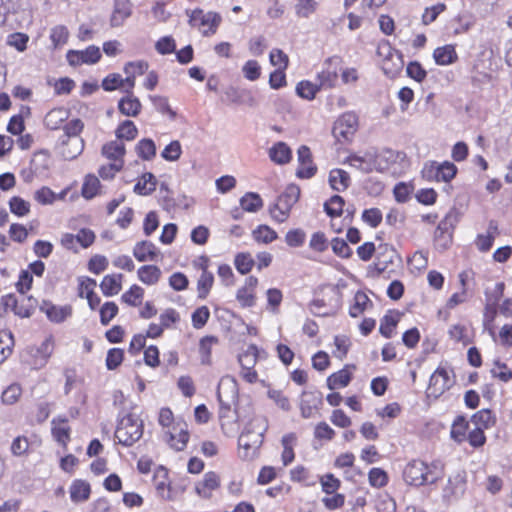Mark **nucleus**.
Listing matches in <instances>:
<instances>
[{"label": "nucleus", "mask_w": 512, "mask_h": 512, "mask_svg": "<svg viewBox=\"0 0 512 512\" xmlns=\"http://www.w3.org/2000/svg\"><path fill=\"white\" fill-rule=\"evenodd\" d=\"M467 488V472L463 469L452 473L442 487L441 499L444 503L450 504L459 500Z\"/></svg>", "instance_id": "obj_5"}, {"label": "nucleus", "mask_w": 512, "mask_h": 512, "mask_svg": "<svg viewBox=\"0 0 512 512\" xmlns=\"http://www.w3.org/2000/svg\"><path fill=\"white\" fill-rule=\"evenodd\" d=\"M270 159L279 165L288 163L291 160L292 152L284 142H277L269 149Z\"/></svg>", "instance_id": "obj_30"}, {"label": "nucleus", "mask_w": 512, "mask_h": 512, "mask_svg": "<svg viewBox=\"0 0 512 512\" xmlns=\"http://www.w3.org/2000/svg\"><path fill=\"white\" fill-rule=\"evenodd\" d=\"M214 283V276L209 271H204L201 273L198 281H197V292L198 297L201 299H205Z\"/></svg>", "instance_id": "obj_47"}, {"label": "nucleus", "mask_w": 512, "mask_h": 512, "mask_svg": "<svg viewBox=\"0 0 512 512\" xmlns=\"http://www.w3.org/2000/svg\"><path fill=\"white\" fill-rule=\"evenodd\" d=\"M149 68L148 62L144 60L127 62L123 71L126 74L125 83L128 84V89H134L136 77L143 75Z\"/></svg>", "instance_id": "obj_22"}, {"label": "nucleus", "mask_w": 512, "mask_h": 512, "mask_svg": "<svg viewBox=\"0 0 512 512\" xmlns=\"http://www.w3.org/2000/svg\"><path fill=\"white\" fill-rule=\"evenodd\" d=\"M259 357V349L254 344L249 345L247 349L238 356V362L241 368L240 377L247 383L253 384L258 380V374L254 367Z\"/></svg>", "instance_id": "obj_7"}, {"label": "nucleus", "mask_w": 512, "mask_h": 512, "mask_svg": "<svg viewBox=\"0 0 512 512\" xmlns=\"http://www.w3.org/2000/svg\"><path fill=\"white\" fill-rule=\"evenodd\" d=\"M351 381V373L347 369H341L333 373L327 379V386L330 390L346 387Z\"/></svg>", "instance_id": "obj_39"}, {"label": "nucleus", "mask_w": 512, "mask_h": 512, "mask_svg": "<svg viewBox=\"0 0 512 512\" xmlns=\"http://www.w3.org/2000/svg\"><path fill=\"white\" fill-rule=\"evenodd\" d=\"M219 487V475L213 471H209L204 474L202 480L198 481L195 484V492L199 497L203 499H209L212 497L213 492L217 490Z\"/></svg>", "instance_id": "obj_14"}, {"label": "nucleus", "mask_w": 512, "mask_h": 512, "mask_svg": "<svg viewBox=\"0 0 512 512\" xmlns=\"http://www.w3.org/2000/svg\"><path fill=\"white\" fill-rule=\"evenodd\" d=\"M344 199L341 196L334 195L324 204L326 213L331 217H338L342 214Z\"/></svg>", "instance_id": "obj_60"}, {"label": "nucleus", "mask_w": 512, "mask_h": 512, "mask_svg": "<svg viewBox=\"0 0 512 512\" xmlns=\"http://www.w3.org/2000/svg\"><path fill=\"white\" fill-rule=\"evenodd\" d=\"M28 41L29 36L21 32L12 33L7 37V44L19 52L26 50Z\"/></svg>", "instance_id": "obj_63"}, {"label": "nucleus", "mask_w": 512, "mask_h": 512, "mask_svg": "<svg viewBox=\"0 0 512 512\" xmlns=\"http://www.w3.org/2000/svg\"><path fill=\"white\" fill-rule=\"evenodd\" d=\"M406 155L403 152L386 149L374 155L376 171L384 172L390 170L394 164L404 162Z\"/></svg>", "instance_id": "obj_11"}, {"label": "nucleus", "mask_w": 512, "mask_h": 512, "mask_svg": "<svg viewBox=\"0 0 512 512\" xmlns=\"http://www.w3.org/2000/svg\"><path fill=\"white\" fill-rule=\"evenodd\" d=\"M158 254L157 247L150 241L137 242L133 248V256L139 262L154 261Z\"/></svg>", "instance_id": "obj_24"}, {"label": "nucleus", "mask_w": 512, "mask_h": 512, "mask_svg": "<svg viewBox=\"0 0 512 512\" xmlns=\"http://www.w3.org/2000/svg\"><path fill=\"white\" fill-rule=\"evenodd\" d=\"M22 387L18 383L9 385L1 394V401L6 405H13L20 399Z\"/></svg>", "instance_id": "obj_57"}, {"label": "nucleus", "mask_w": 512, "mask_h": 512, "mask_svg": "<svg viewBox=\"0 0 512 512\" xmlns=\"http://www.w3.org/2000/svg\"><path fill=\"white\" fill-rule=\"evenodd\" d=\"M101 51L98 46L90 45L84 50H69L66 60L73 67L81 65H93L101 59Z\"/></svg>", "instance_id": "obj_9"}, {"label": "nucleus", "mask_w": 512, "mask_h": 512, "mask_svg": "<svg viewBox=\"0 0 512 512\" xmlns=\"http://www.w3.org/2000/svg\"><path fill=\"white\" fill-rule=\"evenodd\" d=\"M54 350V340L52 336H48L37 348L31 349V353L34 357L31 365L35 368L43 367Z\"/></svg>", "instance_id": "obj_17"}, {"label": "nucleus", "mask_w": 512, "mask_h": 512, "mask_svg": "<svg viewBox=\"0 0 512 512\" xmlns=\"http://www.w3.org/2000/svg\"><path fill=\"white\" fill-rule=\"evenodd\" d=\"M467 428V421L463 417H458L452 424L450 431L451 438L458 443H462L466 440Z\"/></svg>", "instance_id": "obj_54"}, {"label": "nucleus", "mask_w": 512, "mask_h": 512, "mask_svg": "<svg viewBox=\"0 0 512 512\" xmlns=\"http://www.w3.org/2000/svg\"><path fill=\"white\" fill-rule=\"evenodd\" d=\"M317 83H312L308 80L300 81L296 86V93L299 97L306 100H313L316 93L320 90Z\"/></svg>", "instance_id": "obj_45"}, {"label": "nucleus", "mask_w": 512, "mask_h": 512, "mask_svg": "<svg viewBox=\"0 0 512 512\" xmlns=\"http://www.w3.org/2000/svg\"><path fill=\"white\" fill-rule=\"evenodd\" d=\"M156 178L152 173H144L135 184L134 191L140 195H149L156 189Z\"/></svg>", "instance_id": "obj_40"}, {"label": "nucleus", "mask_w": 512, "mask_h": 512, "mask_svg": "<svg viewBox=\"0 0 512 512\" xmlns=\"http://www.w3.org/2000/svg\"><path fill=\"white\" fill-rule=\"evenodd\" d=\"M257 285L258 279L255 276H249L246 278L244 285L237 290L236 299L242 307L248 308L255 305Z\"/></svg>", "instance_id": "obj_12"}, {"label": "nucleus", "mask_w": 512, "mask_h": 512, "mask_svg": "<svg viewBox=\"0 0 512 512\" xmlns=\"http://www.w3.org/2000/svg\"><path fill=\"white\" fill-rule=\"evenodd\" d=\"M453 380L446 367L439 366L430 377L428 390L430 394L438 397L451 387Z\"/></svg>", "instance_id": "obj_10"}, {"label": "nucleus", "mask_w": 512, "mask_h": 512, "mask_svg": "<svg viewBox=\"0 0 512 512\" xmlns=\"http://www.w3.org/2000/svg\"><path fill=\"white\" fill-rule=\"evenodd\" d=\"M14 339L10 332H0V363H3L12 353Z\"/></svg>", "instance_id": "obj_53"}, {"label": "nucleus", "mask_w": 512, "mask_h": 512, "mask_svg": "<svg viewBox=\"0 0 512 512\" xmlns=\"http://www.w3.org/2000/svg\"><path fill=\"white\" fill-rule=\"evenodd\" d=\"M150 101L156 108V110L162 114H167L171 118L176 116V113L171 109L168 98L160 95H151L149 96Z\"/></svg>", "instance_id": "obj_61"}, {"label": "nucleus", "mask_w": 512, "mask_h": 512, "mask_svg": "<svg viewBox=\"0 0 512 512\" xmlns=\"http://www.w3.org/2000/svg\"><path fill=\"white\" fill-rule=\"evenodd\" d=\"M472 422L477 428L484 430L494 425L495 418L490 410L482 409L472 416Z\"/></svg>", "instance_id": "obj_48"}, {"label": "nucleus", "mask_w": 512, "mask_h": 512, "mask_svg": "<svg viewBox=\"0 0 512 512\" xmlns=\"http://www.w3.org/2000/svg\"><path fill=\"white\" fill-rule=\"evenodd\" d=\"M154 483L158 495L164 500H172L170 483L168 481V471L164 467H159L154 474Z\"/></svg>", "instance_id": "obj_25"}, {"label": "nucleus", "mask_w": 512, "mask_h": 512, "mask_svg": "<svg viewBox=\"0 0 512 512\" xmlns=\"http://www.w3.org/2000/svg\"><path fill=\"white\" fill-rule=\"evenodd\" d=\"M69 118V111L66 108L58 107L50 110L45 118L44 124L50 130H56Z\"/></svg>", "instance_id": "obj_29"}, {"label": "nucleus", "mask_w": 512, "mask_h": 512, "mask_svg": "<svg viewBox=\"0 0 512 512\" xmlns=\"http://www.w3.org/2000/svg\"><path fill=\"white\" fill-rule=\"evenodd\" d=\"M433 58L437 65L447 66L457 60V53L453 45L438 47L433 52Z\"/></svg>", "instance_id": "obj_31"}, {"label": "nucleus", "mask_w": 512, "mask_h": 512, "mask_svg": "<svg viewBox=\"0 0 512 512\" xmlns=\"http://www.w3.org/2000/svg\"><path fill=\"white\" fill-rule=\"evenodd\" d=\"M268 422L263 416H254L245 425L242 432H248V441H258L259 446H262L264 440V434L267 431Z\"/></svg>", "instance_id": "obj_13"}, {"label": "nucleus", "mask_w": 512, "mask_h": 512, "mask_svg": "<svg viewBox=\"0 0 512 512\" xmlns=\"http://www.w3.org/2000/svg\"><path fill=\"white\" fill-rule=\"evenodd\" d=\"M132 7L129 0H114V7L110 17L112 27H120L131 16Z\"/></svg>", "instance_id": "obj_20"}, {"label": "nucleus", "mask_w": 512, "mask_h": 512, "mask_svg": "<svg viewBox=\"0 0 512 512\" xmlns=\"http://www.w3.org/2000/svg\"><path fill=\"white\" fill-rule=\"evenodd\" d=\"M126 96L118 102V110L127 117H136L142 109L140 100L133 94V90L125 92Z\"/></svg>", "instance_id": "obj_21"}, {"label": "nucleus", "mask_w": 512, "mask_h": 512, "mask_svg": "<svg viewBox=\"0 0 512 512\" xmlns=\"http://www.w3.org/2000/svg\"><path fill=\"white\" fill-rule=\"evenodd\" d=\"M255 264L250 253H238L234 259V265L237 271L242 274H248Z\"/></svg>", "instance_id": "obj_50"}, {"label": "nucleus", "mask_w": 512, "mask_h": 512, "mask_svg": "<svg viewBox=\"0 0 512 512\" xmlns=\"http://www.w3.org/2000/svg\"><path fill=\"white\" fill-rule=\"evenodd\" d=\"M346 162L364 173H369L376 170L374 154L365 153L364 155H350L347 157Z\"/></svg>", "instance_id": "obj_26"}, {"label": "nucleus", "mask_w": 512, "mask_h": 512, "mask_svg": "<svg viewBox=\"0 0 512 512\" xmlns=\"http://www.w3.org/2000/svg\"><path fill=\"white\" fill-rule=\"evenodd\" d=\"M283 452L281 455L284 466L289 465L295 458L294 445L296 443V436L293 433L286 434L282 437Z\"/></svg>", "instance_id": "obj_38"}, {"label": "nucleus", "mask_w": 512, "mask_h": 512, "mask_svg": "<svg viewBox=\"0 0 512 512\" xmlns=\"http://www.w3.org/2000/svg\"><path fill=\"white\" fill-rule=\"evenodd\" d=\"M217 338L214 336H206L200 340L199 354L201 363L204 365L211 364V351L212 346L217 343Z\"/></svg>", "instance_id": "obj_42"}, {"label": "nucleus", "mask_w": 512, "mask_h": 512, "mask_svg": "<svg viewBox=\"0 0 512 512\" xmlns=\"http://www.w3.org/2000/svg\"><path fill=\"white\" fill-rule=\"evenodd\" d=\"M69 38V31L64 25H57L50 30V40L55 49L65 45Z\"/></svg>", "instance_id": "obj_49"}, {"label": "nucleus", "mask_w": 512, "mask_h": 512, "mask_svg": "<svg viewBox=\"0 0 512 512\" xmlns=\"http://www.w3.org/2000/svg\"><path fill=\"white\" fill-rule=\"evenodd\" d=\"M143 435V422L136 414L123 416L117 425L115 438L124 446H131Z\"/></svg>", "instance_id": "obj_3"}, {"label": "nucleus", "mask_w": 512, "mask_h": 512, "mask_svg": "<svg viewBox=\"0 0 512 512\" xmlns=\"http://www.w3.org/2000/svg\"><path fill=\"white\" fill-rule=\"evenodd\" d=\"M295 13L298 17L308 18L318 7L316 0H295Z\"/></svg>", "instance_id": "obj_52"}, {"label": "nucleus", "mask_w": 512, "mask_h": 512, "mask_svg": "<svg viewBox=\"0 0 512 512\" xmlns=\"http://www.w3.org/2000/svg\"><path fill=\"white\" fill-rule=\"evenodd\" d=\"M337 72L335 69H332L330 66L323 69L317 75L318 85L320 88H330L333 87L337 80Z\"/></svg>", "instance_id": "obj_59"}, {"label": "nucleus", "mask_w": 512, "mask_h": 512, "mask_svg": "<svg viewBox=\"0 0 512 512\" xmlns=\"http://www.w3.org/2000/svg\"><path fill=\"white\" fill-rule=\"evenodd\" d=\"M138 278L146 285L156 284L161 276V270L154 265H145L138 269Z\"/></svg>", "instance_id": "obj_36"}, {"label": "nucleus", "mask_w": 512, "mask_h": 512, "mask_svg": "<svg viewBox=\"0 0 512 512\" xmlns=\"http://www.w3.org/2000/svg\"><path fill=\"white\" fill-rule=\"evenodd\" d=\"M449 337L455 342L467 345L470 342L468 327L463 324H454L448 330Z\"/></svg>", "instance_id": "obj_56"}, {"label": "nucleus", "mask_w": 512, "mask_h": 512, "mask_svg": "<svg viewBox=\"0 0 512 512\" xmlns=\"http://www.w3.org/2000/svg\"><path fill=\"white\" fill-rule=\"evenodd\" d=\"M358 129V117L352 112L341 115L334 124L333 135L340 142L351 141Z\"/></svg>", "instance_id": "obj_8"}, {"label": "nucleus", "mask_w": 512, "mask_h": 512, "mask_svg": "<svg viewBox=\"0 0 512 512\" xmlns=\"http://www.w3.org/2000/svg\"><path fill=\"white\" fill-rule=\"evenodd\" d=\"M48 319L55 323H61L65 321L72 313L70 306H55L50 303H44L41 307Z\"/></svg>", "instance_id": "obj_28"}, {"label": "nucleus", "mask_w": 512, "mask_h": 512, "mask_svg": "<svg viewBox=\"0 0 512 512\" xmlns=\"http://www.w3.org/2000/svg\"><path fill=\"white\" fill-rule=\"evenodd\" d=\"M299 196L300 188L295 184L288 185L278 197L276 203L270 208L271 217L279 223L286 221Z\"/></svg>", "instance_id": "obj_4"}, {"label": "nucleus", "mask_w": 512, "mask_h": 512, "mask_svg": "<svg viewBox=\"0 0 512 512\" xmlns=\"http://www.w3.org/2000/svg\"><path fill=\"white\" fill-rule=\"evenodd\" d=\"M261 446L258 441H248V432H242L238 438V455L242 460L252 461L259 455Z\"/></svg>", "instance_id": "obj_18"}, {"label": "nucleus", "mask_w": 512, "mask_h": 512, "mask_svg": "<svg viewBox=\"0 0 512 512\" xmlns=\"http://www.w3.org/2000/svg\"><path fill=\"white\" fill-rule=\"evenodd\" d=\"M322 491L326 494H334L341 485V482L333 474L328 473L320 477Z\"/></svg>", "instance_id": "obj_62"}, {"label": "nucleus", "mask_w": 512, "mask_h": 512, "mask_svg": "<svg viewBox=\"0 0 512 512\" xmlns=\"http://www.w3.org/2000/svg\"><path fill=\"white\" fill-rule=\"evenodd\" d=\"M167 435L169 436L168 442L173 449L177 451L185 449L189 440V433L185 423L177 422L172 426V430L167 432Z\"/></svg>", "instance_id": "obj_16"}, {"label": "nucleus", "mask_w": 512, "mask_h": 512, "mask_svg": "<svg viewBox=\"0 0 512 512\" xmlns=\"http://www.w3.org/2000/svg\"><path fill=\"white\" fill-rule=\"evenodd\" d=\"M240 205L247 212H257L263 206V201L259 194L248 192L240 199Z\"/></svg>", "instance_id": "obj_41"}, {"label": "nucleus", "mask_w": 512, "mask_h": 512, "mask_svg": "<svg viewBox=\"0 0 512 512\" xmlns=\"http://www.w3.org/2000/svg\"><path fill=\"white\" fill-rule=\"evenodd\" d=\"M444 471L445 465L440 460H412L403 470V479L408 485L415 487L433 485L442 479Z\"/></svg>", "instance_id": "obj_1"}, {"label": "nucleus", "mask_w": 512, "mask_h": 512, "mask_svg": "<svg viewBox=\"0 0 512 512\" xmlns=\"http://www.w3.org/2000/svg\"><path fill=\"white\" fill-rule=\"evenodd\" d=\"M84 149V140L81 137H68L62 141L61 155L66 160L77 158Z\"/></svg>", "instance_id": "obj_23"}, {"label": "nucleus", "mask_w": 512, "mask_h": 512, "mask_svg": "<svg viewBox=\"0 0 512 512\" xmlns=\"http://www.w3.org/2000/svg\"><path fill=\"white\" fill-rule=\"evenodd\" d=\"M329 184L333 190L342 192L350 185L349 174L342 169H333L329 173Z\"/></svg>", "instance_id": "obj_32"}, {"label": "nucleus", "mask_w": 512, "mask_h": 512, "mask_svg": "<svg viewBox=\"0 0 512 512\" xmlns=\"http://www.w3.org/2000/svg\"><path fill=\"white\" fill-rule=\"evenodd\" d=\"M52 435L54 439L64 447L70 440V427L66 420L52 421Z\"/></svg>", "instance_id": "obj_34"}, {"label": "nucleus", "mask_w": 512, "mask_h": 512, "mask_svg": "<svg viewBox=\"0 0 512 512\" xmlns=\"http://www.w3.org/2000/svg\"><path fill=\"white\" fill-rule=\"evenodd\" d=\"M102 88L105 91L111 92L117 89H121L124 92L130 91L131 89H128V84L125 83V78H123L118 73H111L107 75L101 84Z\"/></svg>", "instance_id": "obj_37"}, {"label": "nucleus", "mask_w": 512, "mask_h": 512, "mask_svg": "<svg viewBox=\"0 0 512 512\" xmlns=\"http://www.w3.org/2000/svg\"><path fill=\"white\" fill-rule=\"evenodd\" d=\"M144 290L138 285H132L128 291H126L121 299L128 305L138 306L143 298Z\"/></svg>", "instance_id": "obj_58"}, {"label": "nucleus", "mask_w": 512, "mask_h": 512, "mask_svg": "<svg viewBox=\"0 0 512 512\" xmlns=\"http://www.w3.org/2000/svg\"><path fill=\"white\" fill-rule=\"evenodd\" d=\"M100 186V181L95 175H87L82 186V196L86 199H92L98 193Z\"/></svg>", "instance_id": "obj_51"}, {"label": "nucleus", "mask_w": 512, "mask_h": 512, "mask_svg": "<svg viewBox=\"0 0 512 512\" xmlns=\"http://www.w3.org/2000/svg\"><path fill=\"white\" fill-rule=\"evenodd\" d=\"M189 25L197 29L203 36L214 35L222 22V17L214 11L204 12L202 9L186 10Z\"/></svg>", "instance_id": "obj_2"}, {"label": "nucleus", "mask_w": 512, "mask_h": 512, "mask_svg": "<svg viewBox=\"0 0 512 512\" xmlns=\"http://www.w3.org/2000/svg\"><path fill=\"white\" fill-rule=\"evenodd\" d=\"M369 304H371L369 297L364 292L358 291L354 296V303L349 309L350 316L359 317Z\"/></svg>", "instance_id": "obj_44"}, {"label": "nucleus", "mask_w": 512, "mask_h": 512, "mask_svg": "<svg viewBox=\"0 0 512 512\" xmlns=\"http://www.w3.org/2000/svg\"><path fill=\"white\" fill-rule=\"evenodd\" d=\"M138 135V129L131 120H125L121 122L115 130L116 140L123 142L132 141Z\"/></svg>", "instance_id": "obj_35"}, {"label": "nucleus", "mask_w": 512, "mask_h": 512, "mask_svg": "<svg viewBox=\"0 0 512 512\" xmlns=\"http://www.w3.org/2000/svg\"><path fill=\"white\" fill-rule=\"evenodd\" d=\"M101 153L112 163H120V166H124L126 149L123 142L116 139L109 141L102 146Z\"/></svg>", "instance_id": "obj_19"}, {"label": "nucleus", "mask_w": 512, "mask_h": 512, "mask_svg": "<svg viewBox=\"0 0 512 512\" xmlns=\"http://www.w3.org/2000/svg\"><path fill=\"white\" fill-rule=\"evenodd\" d=\"M252 236L258 243L268 244L277 239L276 231L267 225H259L253 230Z\"/></svg>", "instance_id": "obj_43"}, {"label": "nucleus", "mask_w": 512, "mask_h": 512, "mask_svg": "<svg viewBox=\"0 0 512 512\" xmlns=\"http://www.w3.org/2000/svg\"><path fill=\"white\" fill-rule=\"evenodd\" d=\"M297 154L299 162V167L296 171L297 177L308 179L314 176L316 167L313 165L310 149L307 146L302 145L299 147Z\"/></svg>", "instance_id": "obj_15"}, {"label": "nucleus", "mask_w": 512, "mask_h": 512, "mask_svg": "<svg viewBox=\"0 0 512 512\" xmlns=\"http://www.w3.org/2000/svg\"><path fill=\"white\" fill-rule=\"evenodd\" d=\"M122 274H109L103 277L100 289L106 297L117 295L122 289Z\"/></svg>", "instance_id": "obj_27"}, {"label": "nucleus", "mask_w": 512, "mask_h": 512, "mask_svg": "<svg viewBox=\"0 0 512 512\" xmlns=\"http://www.w3.org/2000/svg\"><path fill=\"white\" fill-rule=\"evenodd\" d=\"M136 152L143 160H151L156 154V146L151 139H142L136 145Z\"/></svg>", "instance_id": "obj_55"}, {"label": "nucleus", "mask_w": 512, "mask_h": 512, "mask_svg": "<svg viewBox=\"0 0 512 512\" xmlns=\"http://www.w3.org/2000/svg\"><path fill=\"white\" fill-rule=\"evenodd\" d=\"M30 202L24 200L19 196H13L9 200V209L12 214L17 217H25L30 213Z\"/></svg>", "instance_id": "obj_46"}, {"label": "nucleus", "mask_w": 512, "mask_h": 512, "mask_svg": "<svg viewBox=\"0 0 512 512\" xmlns=\"http://www.w3.org/2000/svg\"><path fill=\"white\" fill-rule=\"evenodd\" d=\"M377 54L382 58V70L389 77H395L404 66L402 54L384 41L378 45Z\"/></svg>", "instance_id": "obj_6"}, {"label": "nucleus", "mask_w": 512, "mask_h": 512, "mask_svg": "<svg viewBox=\"0 0 512 512\" xmlns=\"http://www.w3.org/2000/svg\"><path fill=\"white\" fill-rule=\"evenodd\" d=\"M90 491V485L86 481L74 480L70 486V498L75 503L86 501Z\"/></svg>", "instance_id": "obj_33"}, {"label": "nucleus", "mask_w": 512, "mask_h": 512, "mask_svg": "<svg viewBox=\"0 0 512 512\" xmlns=\"http://www.w3.org/2000/svg\"><path fill=\"white\" fill-rule=\"evenodd\" d=\"M182 154V147L179 141L170 142L162 151L161 156L170 162L177 161Z\"/></svg>", "instance_id": "obj_64"}]
</instances>
